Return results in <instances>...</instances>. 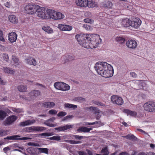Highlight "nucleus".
Returning <instances> with one entry per match:
<instances>
[{"instance_id": "obj_1", "label": "nucleus", "mask_w": 155, "mask_h": 155, "mask_svg": "<svg viewBox=\"0 0 155 155\" xmlns=\"http://www.w3.org/2000/svg\"><path fill=\"white\" fill-rule=\"evenodd\" d=\"M75 38L80 45L87 48H96L101 41L99 35L97 34L91 36L89 35L79 34L75 35Z\"/></svg>"}, {"instance_id": "obj_2", "label": "nucleus", "mask_w": 155, "mask_h": 155, "mask_svg": "<svg viewBox=\"0 0 155 155\" xmlns=\"http://www.w3.org/2000/svg\"><path fill=\"white\" fill-rule=\"evenodd\" d=\"M94 67L98 74L104 78H111L113 75L114 70L113 67L106 62H97Z\"/></svg>"}, {"instance_id": "obj_3", "label": "nucleus", "mask_w": 155, "mask_h": 155, "mask_svg": "<svg viewBox=\"0 0 155 155\" xmlns=\"http://www.w3.org/2000/svg\"><path fill=\"white\" fill-rule=\"evenodd\" d=\"M39 6L35 4H28L26 5L24 8L25 12L27 14L33 15L37 12Z\"/></svg>"}, {"instance_id": "obj_4", "label": "nucleus", "mask_w": 155, "mask_h": 155, "mask_svg": "<svg viewBox=\"0 0 155 155\" xmlns=\"http://www.w3.org/2000/svg\"><path fill=\"white\" fill-rule=\"evenodd\" d=\"M143 108L145 110L150 112H155V102L150 101L147 102L143 104Z\"/></svg>"}, {"instance_id": "obj_5", "label": "nucleus", "mask_w": 155, "mask_h": 155, "mask_svg": "<svg viewBox=\"0 0 155 155\" xmlns=\"http://www.w3.org/2000/svg\"><path fill=\"white\" fill-rule=\"evenodd\" d=\"M54 86L56 89L62 91H68L70 89V87L69 85L62 82L55 83Z\"/></svg>"}, {"instance_id": "obj_6", "label": "nucleus", "mask_w": 155, "mask_h": 155, "mask_svg": "<svg viewBox=\"0 0 155 155\" xmlns=\"http://www.w3.org/2000/svg\"><path fill=\"white\" fill-rule=\"evenodd\" d=\"M36 15L38 17L44 19H48V15H47V10L43 7H40L37 10L36 12Z\"/></svg>"}, {"instance_id": "obj_7", "label": "nucleus", "mask_w": 155, "mask_h": 155, "mask_svg": "<svg viewBox=\"0 0 155 155\" xmlns=\"http://www.w3.org/2000/svg\"><path fill=\"white\" fill-rule=\"evenodd\" d=\"M18 118V117L14 115L8 117L3 122L4 125L9 126L13 124Z\"/></svg>"}, {"instance_id": "obj_8", "label": "nucleus", "mask_w": 155, "mask_h": 155, "mask_svg": "<svg viewBox=\"0 0 155 155\" xmlns=\"http://www.w3.org/2000/svg\"><path fill=\"white\" fill-rule=\"evenodd\" d=\"M111 99L112 102L115 104L118 105H121L124 103L122 98L117 95H113L111 97Z\"/></svg>"}, {"instance_id": "obj_9", "label": "nucleus", "mask_w": 155, "mask_h": 155, "mask_svg": "<svg viewBox=\"0 0 155 155\" xmlns=\"http://www.w3.org/2000/svg\"><path fill=\"white\" fill-rule=\"evenodd\" d=\"M131 26L137 28L139 27L141 23V20L139 18H136L134 20L129 21Z\"/></svg>"}, {"instance_id": "obj_10", "label": "nucleus", "mask_w": 155, "mask_h": 155, "mask_svg": "<svg viewBox=\"0 0 155 155\" xmlns=\"http://www.w3.org/2000/svg\"><path fill=\"white\" fill-rule=\"evenodd\" d=\"M20 136L18 135H15L10 136H7L4 138V140H25L30 139V138L27 137H20Z\"/></svg>"}, {"instance_id": "obj_11", "label": "nucleus", "mask_w": 155, "mask_h": 155, "mask_svg": "<svg viewBox=\"0 0 155 155\" xmlns=\"http://www.w3.org/2000/svg\"><path fill=\"white\" fill-rule=\"evenodd\" d=\"M58 28L62 31H70L72 29V27L71 26L62 24L58 25Z\"/></svg>"}, {"instance_id": "obj_12", "label": "nucleus", "mask_w": 155, "mask_h": 155, "mask_svg": "<svg viewBox=\"0 0 155 155\" xmlns=\"http://www.w3.org/2000/svg\"><path fill=\"white\" fill-rule=\"evenodd\" d=\"M126 45L129 48L134 49L137 46V43L136 41L134 40H128L126 43Z\"/></svg>"}, {"instance_id": "obj_13", "label": "nucleus", "mask_w": 155, "mask_h": 155, "mask_svg": "<svg viewBox=\"0 0 155 155\" xmlns=\"http://www.w3.org/2000/svg\"><path fill=\"white\" fill-rule=\"evenodd\" d=\"M17 37V35L15 33L12 32L8 35V40L11 43H13L16 41Z\"/></svg>"}, {"instance_id": "obj_14", "label": "nucleus", "mask_w": 155, "mask_h": 155, "mask_svg": "<svg viewBox=\"0 0 155 155\" xmlns=\"http://www.w3.org/2000/svg\"><path fill=\"white\" fill-rule=\"evenodd\" d=\"M43 128L44 127H43L33 126L26 127L25 129V130L29 131L33 130L40 131L42 130H43Z\"/></svg>"}, {"instance_id": "obj_15", "label": "nucleus", "mask_w": 155, "mask_h": 155, "mask_svg": "<svg viewBox=\"0 0 155 155\" xmlns=\"http://www.w3.org/2000/svg\"><path fill=\"white\" fill-rule=\"evenodd\" d=\"M73 127L72 125L69 124H67L63 126H60L59 127L55 128L56 130H58L59 131H64L68 129L71 128Z\"/></svg>"}, {"instance_id": "obj_16", "label": "nucleus", "mask_w": 155, "mask_h": 155, "mask_svg": "<svg viewBox=\"0 0 155 155\" xmlns=\"http://www.w3.org/2000/svg\"><path fill=\"white\" fill-rule=\"evenodd\" d=\"M87 0H76L75 3L78 6L83 7H87Z\"/></svg>"}, {"instance_id": "obj_17", "label": "nucleus", "mask_w": 155, "mask_h": 155, "mask_svg": "<svg viewBox=\"0 0 155 155\" xmlns=\"http://www.w3.org/2000/svg\"><path fill=\"white\" fill-rule=\"evenodd\" d=\"M25 61L27 64L30 65L35 66L37 64V62L35 59L32 57L26 59Z\"/></svg>"}, {"instance_id": "obj_18", "label": "nucleus", "mask_w": 155, "mask_h": 155, "mask_svg": "<svg viewBox=\"0 0 155 155\" xmlns=\"http://www.w3.org/2000/svg\"><path fill=\"white\" fill-rule=\"evenodd\" d=\"M56 12L54 10L51 9H48L47 10V15H48V19L51 18L54 19Z\"/></svg>"}, {"instance_id": "obj_19", "label": "nucleus", "mask_w": 155, "mask_h": 155, "mask_svg": "<svg viewBox=\"0 0 155 155\" xmlns=\"http://www.w3.org/2000/svg\"><path fill=\"white\" fill-rule=\"evenodd\" d=\"M35 122V120H28L21 122L20 123V125L21 126H25L29 125L34 123Z\"/></svg>"}, {"instance_id": "obj_20", "label": "nucleus", "mask_w": 155, "mask_h": 155, "mask_svg": "<svg viewBox=\"0 0 155 155\" xmlns=\"http://www.w3.org/2000/svg\"><path fill=\"white\" fill-rule=\"evenodd\" d=\"M124 111L126 113L127 115H130L131 116L136 117L137 116V113L134 111H133L127 109L124 110Z\"/></svg>"}, {"instance_id": "obj_21", "label": "nucleus", "mask_w": 155, "mask_h": 155, "mask_svg": "<svg viewBox=\"0 0 155 155\" xmlns=\"http://www.w3.org/2000/svg\"><path fill=\"white\" fill-rule=\"evenodd\" d=\"M87 7L89 8H94L95 7H97V3L95 2L94 1L92 0L88 1L87 0Z\"/></svg>"}, {"instance_id": "obj_22", "label": "nucleus", "mask_w": 155, "mask_h": 155, "mask_svg": "<svg viewBox=\"0 0 155 155\" xmlns=\"http://www.w3.org/2000/svg\"><path fill=\"white\" fill-rule=\"evenodd\" d=\"M55 105L53 102H46L43 104V106L46 108H51Z\"/></svg>"}, {"instance_id": "obj_23", "label": "nucleus", "mask_w": 155, "mask_h": 155, "mask_svg": "<svg viewBox=\"0 0 155 155\" xmlns=\"http://www.w3.org/2000/svg\"><path fill=\"white\" fill-rule=\"evenodd\" d=\"M64 17V14L60 12H56L54 20H60L63 19Z\"/></svg>"}, {"instance_id": "obj_24", "label": "nucleus", "mask_w": 155, "mask_h": 155, "mask_svg": "<svg viewBox=\"0 0 155 155\" xmlns=\"http://www.w3.org/2000/svg\"><path fill=\"white\" fill-rule=\"evenodd\" d=\"M9 20L11 23L14 24L18 22V18L14 15H11L8 17Z\"/></svg>"}, {"instance_id": "obj_25", "label": "nucleus", "mask_w": 155, "mask_h": 155, "mask_svg": "<svg viewBox=\"0 0 155 155\" xmlns=\"http://www.w3.org/2000/svg\"><path fill=\"white\" fill-rule=\"evenodd\" d=\"M2 70L4 72L8 74H13L15 72L14 70L9 67H3Z\"/></svg>"}, {"instance_id": "obj_26", "label": "nucleus", "mask_w": 155, "mask_h": 155, "mask_svg": "<svg viewBox=\"0 0 155 155\" xmlns=\"http://www.w3.org/2000/svg\"><path fill=\"white\" fill-rule=\"evenodd\" d=\"M92 129L91 128H88L86 127H79L78 130L79 131H81L83 132H89Z\"/></svg>"}, {"instance_id": "obj_27", "label": "nucleus", "mask_w": 155, "mask_h": 155, "mask_svg": "<svg viewBox=\"0 0 155 155\" xmlns=\"http://www.w3.org/2000/svg\"><path fill=\"white\" fill-rule=\"evenodd\" d=\"M7 113L4 110L0 109V120H3L7 116Z\"/></svg>"}, {"instance_id": "obj_28", "label": "nucleus", "mask_w": 155, "mask_h": 155, "mask_svg": "<svg viewBox=\"0 0 155 155\" xmlns=\"http://www.w3.org/2000/svg\"><path fill=\"white\" fill-rule=\"evenodd\" d=\"M130 21H131V20L130 19H123L121 22V24L124 27H127L129 26H130V23H129Z\"/></svg>"}, {"instance_id": "obj_29", "label": "nucleus", "mask_w": 155, "mask_h": 155, "mask_svg": "<svg viewBox=\"0 0 155 155\" xmlns=\"http://www.w3.org/2000/svg\"><path fill=\"white\" fill-rule=\"evenodd\" d=\"M42 29L48 33H51L53 32L52 29L48 26H44L42 27Z\"/></svg>"}, {"instance_id": "obj_30", "label": "nucleus", "mask_w": 155, "mask_h": 155, "mask_svg": "<svg viewBox=\"0 0 155 155\" xmlns=\"http://www.w3.org/2000/svg\"><path fill=\"white\" fill-rule=\"evenodd\" d=\"M89 109L91 110L95 114L97 113H99L100 112V111L97 107H89Z\"/></svg>"}, {"instance_id": "obj_31", "label": "nucleus", "mask_w": 155, "mask_h": 155, "mask_svg": "<svg viewBox=\"0 0 155 155\" xmlns=\"http://www.w3.org/2000/svg\"><path fill=\"white\" fill-rule=\"evenodd\" d=\"M123 137L126 139L131 140H136L137 139V138L133 134H128Z\"/></svg>"}, {"instance_id": "obj_32", "label": "nucleus", "mask_w": 155, "mask_h": 155, "mask_svg": "<svg viewBox=\"0 0 155 155\" xmlns=\"http://www.w3.org/2000/svg\"><path fill=\"white\" fill-rule=\"evenodd\" d=\"M112 6V3L109 1L106 2L103 5V6L107 8H111Z\"/></svg>"}, {"instance_id": "obj_33", "label": "nucleus", "mask_w": 155, "mask_h": 155, "mask_svg": "<svg viewBox=\"0 0 155 155\" xmlns=\"http://www.w3.org/2000/svg\"><path fill=\"white\" fill-rule=\"evenodd\" d=\"M116 41L119 43H123L125 41L124 38L120 37H117L115 38Z\"/></svg>"}, {"instance_id": "obj_34", "label": "nucleus", "mask_w": 155, "mask_h": 155, "mask_svg": "<svg viewBox=\"0 0 155 155\" xmlns=\"http://www.w3.org/2000/svg\"><path fill=\"white\" fill-rule=\"evenodd\" d=\"M18 90L20 92H25L27 90V87L23 85H20L18 87Z\"/></svg>"}, {"instance_id": "obj_35", "label": "nucleus", "mask_w": 155, "mask_h": 155, "mask_svg": "<svg viewBox=\"0 0 155 155\" xmlns=\"http://www.w3.org/2000/svg\"><path fill=\"white\" fill-rule=\"evenodd\" d=\"M53 121V119L51 118L48 120V121H46L45 122V124H46L47 126H49L50 127H53L55 126V125L52 123H51L50 122L51 121Z\"/></svg>"}, {"instance_id": "obj_36", "label": "nucleus", "mask_w": 155, "mask_h": 155, "mask_svg": "<svg viewBox=\"0 0 155 155\" xmlns=\"http://www.w3.org/2000/svg\"><path fill=\"white\" fill-rule=\"evenodd\" d=\"M38 150L41 153H44L47 154H48V150L47 148H38Z\"/></svg>"}, {"instance_id": "obj_37", "label": "nucleus", "mask_w": 155, "mask_h": 155, "mask_svg": "<svg viewBox=\"0 0 155 155\" xmlns=\"http://www.w3.org/2000/svg\"><path fill=\"white\" fill-rule=\"evenodd\" d=\"M12 60L15 64V66H17L19 65L18 63L19 59L17 58L15 56L12 55Z\"/></svg>"}, {"instance_id": "obj_38", "label": "nucleus", "mask_w": 155, "mask_h": 155, "mask_svg": "<svg viewBox=\"0 0 155 155\" xmlns=\"http://www.w3.org/2000/svg\"><path fill=\"white\" fill-rule=\"evenodd\" d=\"M64 141L71 144H78L80 143V141H75L73 140H64Z\"/></svg>"}, {"instance_id": "obj_39", "label": "nucleus", "mask_w": 155, "mask_h": 155, "mask_svg": "<svg viewBox=\"0 0 155 155\" xmlns=\"http://www.w3.org/2000/svg\"><path fill=\"white\" fill-rule=\"evenodd\" d=\"M31 94L35 97H37L40 95V92L38 90H34L32 91L31 92Z\"/></svg>"}, {"instance_id": "obj_40", "label": "nucleus", "mask_w": 155, "mask_h": 155, "mask_svg": "<svg viewBox=\"0 0 155 155\" xmlns=\"http://www.w3.org/2000/svg\"><path fill=\"white\" fill-rule=\"evenodd\" d=\"M101 124V126H103L104 125V124L102 123H101V122L100 121H95L94 122H93V123H89V122H87V123L86 124V125H93L94 124Z\"/></svg>"}, {"instance_id": "obj_41", "label": "nucleus", "mask_w": 155, "mask_h": 155, "mask_svg": "<svg viewBox=\"0 0 155 155\" xmlns=\"http://www.w3.org/2000/svg\"><path fill=\"white\" fill-rule=\"evenodd\" d=\"M48 139L51 140H56L58 141H60L61 140L60 137L58 136H54L51 137H48Z\"/></svg>"}, {"instance_id": "obj_42", "label": "nucleus", "mask_w": 155, "mask_h": 155, "mask_svg": "<svg viewBox=\"0 0 155 155\" xmlns=\"http://www.w3.org/2000/svg\"><path fill=\"white\" fill-rule=\"evenodd\" d=\"M138 155H155V153L151 152L147 153L142 152L139 153Z\"/></svg>"}, {"instance_id": "obj_43", "label": "nucleus", "mask_w": 155, "mask_h": 155, "mask_svg": "<svg viewBox=\"0 0 155 155\" xmlns=\"http://www.w3.org/2000/svg\"><path fill=\"white\" fill-rule=\"evenodd\" d=\"M64 107H65L69 108H76L77 107V106L76 105H73L71 104H64Z\"/></svg>"}, {"instance_id": "obj_44", "label": "nucleus", "mask_w": 155, "mask_h": 155, "mask_svg": "<svg viewBox=\"0 0 155 155\" xmlns=\"http://www.w3.org/2000/svg\"><path fill=\"white\" fill-rule=\"evenodd\" d=\"M101 153H103L104 155H107L108 154L109 152L108 151L107 148L105 147L102 149L101 151Z\"/></svg>"}, {"instance_id": "obj_45", "label": "nucleus", "mask_w": 155, "mask_h": 155, "mask_svg": "<svg viewBox=\"0 0 155 155\" xmlns=\"http://www.w3.org/2000/svg\"><path fill=\"white\" fill-rule=\"evenodd\" d=\"M74 100L76 101L81 102L85 101V99L81 97H76L74 98Z\"/></svg>"}, {"instance_id": "obj_46", "label": "nucleus", "mask_w": 155, "mask_h": 155, "mask_svg": "<svg viewBox=\"0 0 155 155\" xmlns=\"http://www.w3.org/2000/svg\"><path fill=\"white\" fill-rule=\"evenodd\" d=\"M84 21L85 23L90 24H93L94 22L93 20L90 19L88 18L84 19Z\"/></svg>"}, {"instance_id": "obj_47", "label": "nucleus", "mask_w": 155, "mask_h": 155, "mask_svg": "<svg viewBox=\"0 0 155 155\" xmlns=\"http://www.w3.org/2000/svg\"><path fill=\"white\" fill-rule=\"evenodd\" d=\"M83 26L87 30L91 31L92 29V27L87 24H84Z\"/></svg>"}, {"instance_id": "obj_48", "label": "nucleus", "mask_w": 155, "mask_h": 155, "mask_svg": "<svg viewBox=\"0 0 155 155\" xmlns=\"http://www.w3.org/2000/svg\"><path fill=\"white\" fill-rule=\"evenodd\" d=\"M67 114L66 112L64 111H61L57 115L58 117H63Z\"/></svg>"}, {"instance_id": "obj_49", "label": "nucleus", "mask_w": 155, "mask_h": 155, "mask_svg": "<svg viewBox=\"0 0 155 155\" xmlns=\"http://www.w3.org/2000/svg\"><path fill=\"white\" fill-rule=\"evenodd\" d=\"M94 104H95L96 105H97L99 106H105V105L104 104L101 103V102L98 101H95L94 102Z\"/></svg>"}, {"instance_id": "obj_50", "label": "nucleus", "mask_w": 155, "mask_h": 155, "mask_svg": "<svg viewBox=\"0 0 155 155\" xmlns=\"http://www.w3.org/2000/svg\"><path fill=\"white\" fill-rule=\"evenodd\" d=\"M3 57L4 59L6 61L8 62V61L9 57L8 55L6 54H3Z\"/></svg>"}, {"instance_id": "obj_51", "label": "nucleus", "mask_w": 155, "mask_h": 155, "mask_svg": "<svg viewBox=\"0 0 155 155\" xmlns=\"http://www.w3.org/2000/svg\"><path fill=\"white\" fill-rule=\"evenodd\" d=\"M52 135L53 134L51 133H43L41 134V135L44 137H49Z\"/></svg>"}, {"instance_id": "obj_52", "label": "nucleus", "mask_w": 155, "mask_h": 155, "mask_svg": "<svg viewBox=\"0 0 155 155\" xmlns=\"http://www.w3.org/2000/svg\"><path fill=\"white\" fill-rule=\"evenodd\" d=\"M57 112L55 110L52 109L49 111V114H50L53 115L56 114Z\"/></svg>"}, {"instance_id": "obj_53", "label": "nucleus", "mask_w": 155, "mask_h": 155, "mask_svg": "<svg viewBox=\"0 0 155 155\" xmlns=\"http://www.w3.org/2000/svg\"><path fill=\"white\" fill-rule=\"evenodd\" d=\"M130 74L131 77L134 78L137 77V75L136 73L133 71H131L130 73Z\"/></svg>"}, {"instance_id": "obj_54", "label": "nucleus", "mask_w": 155, "mask_h": 155, "mask_svg": "<svg viewBox=\"0 0 155 155\" xmlns=\"http://www.w3.org/2000/svg\"><path fill=\"white\" fill-rule=\"evenodd\" d=\"M6 133V132L3 129L0 130V136H3Z\"/></svg>"}, {"instance_id": "obj_55", "label": "nucleus", "mask_w": 155, "mask_h": 155, "mask_svg": "<svg viewBox=\"0 0 155 155\" xmlns=\"http://www.w3.org/2000/svg\"><path fill=\"white\" fill-rule=\"evenodd\" d=\"M0 41H4L5 39L2 36V31L0 30Z\"/></svg>"}, {"instance_id": "obj_56", "label": "nucleus", "mask_w": 155, "mask_h": 155, "mask_svg": "<svg viewBox=\"0 0 155 155\" xmlns=\"http://www.w3.org/2000/svg\"><path fill=\"white\" fill-rule=\"evenodd\" d=\"M74 138L77 139L81 140L83 138V137L77 135H74L73 136Z\"/></svg>"}, {"instance_id": "obj_57", "label": "nucleus", "mask_w": 155, "mask_h": 155, "mask_svg": "<svg viewBox=\"0 0 155 155\" xmlns=\"http://www.w3.org/2000/svg\"><path fill=\"white\" fill-rule=\"evenodd\" d=\"M28 145L29 146H38V144L36 143H31L29 142L28 143Z\"/></svg>"}, {"instance_id": "obj_58", "label": "nucleus", "mask_w": 155, "mask_h": 155, "mask_svg": "<svg viewBox=\"0 0 155 155\" xmlns=\"http://www.w3.org/2000/svg\"><path fill=\"white\" fill-rule=\"evenodd\" d=\"M10 150V148L8 147H5L3 148V150L5 153H6L8 150Z\"/></svg>"}, {"instance_id": "obj_59", "label": "nucleus", "mask_w": 155, "mask_h": 155, "mask_svg": "<svg viewBox=\"0 0 155 155\" xmlns=\"http://www.w3.org/2000/svg\"><path fill=\"white\" fill-rule=\"evenodd\" d=\"M78 154L79 155H87L84 151H79Z\"/></svg>"}, {"instance_id": "obj_60", "label": "nucleus", "mask_w": 155, "mask_h": 155, "mask_svg": "<svg viewBox=\"0 0 155 155\" xmlns=\"http://www.w3.org/2000/svg\"><path fill=\"white\" fill-rule=\"evenodd\" d=\"M73 116L72 115H68L65 117H64L63 119V120H66L67 119H68L69 118L72 117Z\"/></svg>"}, {"instance_id": "obj_61", "label": "nucleus", "mask_w": 155, "mask_h": 155, "mask_svg": "<svg viewBox=\"0 0 155 155\" xmlns=\"http://www.w3.org/2000/svg\"><path fill=\"white\" fill-rule=\"evenodd\" d=\"M4 4L5 6L8 8H9L10 6V3L8 2H7L5 3Z\"/></svg>"}, {"instance_id": "obj_62", "label": "nucleus", "mask_w": 155, "mask_h": 155, "mask_svg": "<svg viewBox=\"0 0 155 155\" xmlns=\"http://www.w3.org/2000/svg\"><path fill=\"white\" fill-rule=\"evenodd\" d=\"M5 82L3 81V80L2 79V78H0V84L5 85Z\"/></svg>"}, {"instance_id": "obj_63", "label": "nucleus", "mask_w": 155, "mask_h": 155, "mask_svg": "<svg viewBox=\"0 0 155 155\" xmlns=\"http://www.w3.org/2000/svg\"><path fill=\"white\" fill-rule=\"evenodd\" d=\"M137 131H138L141 133H142L144 134H146L147 133H146V132H145V131H143V130H142V129H137Z\"/></svg>"}, {"instance_id": "obj_64", "label": "nucleus", "mask_w": 155, "mask_h": 155, "mask_svg": "<svg viewBox=\"0 0 155 155\" xmlns=\"http://www.w3.org/2000/svg\"><path fill=\"white\" fill-rule=\"evenodd\" d=\"M128 154L126 152H122L120 153L118 155H128Z\"/></svg>"}]
</instances>
